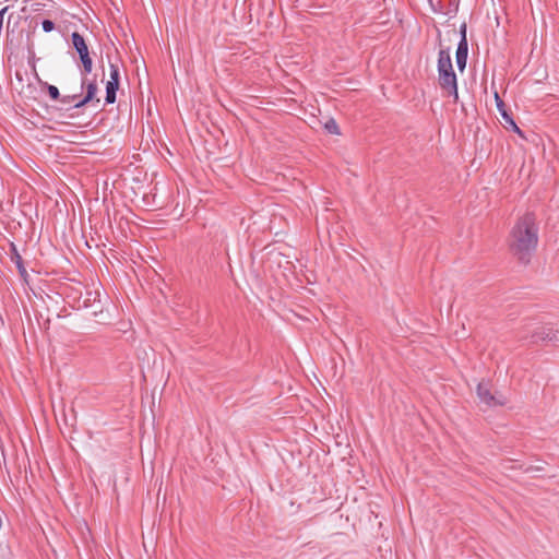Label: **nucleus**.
Wrapping results in <instances>:
<instances>
[{"label": "nucleus", "instance_id": "1", "mask_svg": "<svg viewBox=\"0 0 559 559\" xmlns=\"http://www.w3.org/2000/svg\"><path fill=\"white\" fill-rule=\"evenodd\" d=\"M538 228L533 214H526L519 219L511 234V250L523 263L530 261L538 242Z\"/></svg>", "mask_w": 559, "mask_h": 559}, {"label": "nucleus", "instance_id": "2", "mask_svg": "<svg viewBox=\"0 0 559 559\" xmlns=\"http://www.w3.org/2000/svg\"><path fill=\"white\" fill-rule=\"evenodd\" d=\"M439 84L442 88L448 90L449 95L456 100L459 98L457 79L453 70L450 49H441L438 55L437 64Z\"/></svg>", "mask_w": 559, "mask_h": 559}, {"label": "nucleus", "instance_id": "3", "mask_svg": "<svg viewBox=\"0 0 559 559\" xmlns=\"http://www.w3.org/2000/svg\"><path fill=\"white\" fill-rule=\"evenodd\" d=\"M71 40L73 48L76 50L83 66L81 74H90L93 70V60L90 57L88 47L84 37L80 33L73 32L71 34Z\"/></svg>", "mask_w": 559, "mask_h": 559}, {"label": "nucleus", "instance_id": "4", "mask_svg": "<svg viewBox=\"0 0 559 559\" xmlns=\"http://www.w3.org/2000/svg\"><path fill=\"white\" fill-rule=\"evenodd\" d=\"M81 90H86L85 96L81 99H76L73 108H81L92 102L96 95L97 92V85L95 81H88L86 75L87 74H81Z\"/></svg>", "mask_w": 559, "mask_h": 559}, {"label": "nucleus", "instance_id": "5", "mask_svg": "<svg viewBox=\"0 0 559 559\" xmlns=\"http://www.w3.org/2000/svg\"><path fill=\"white\" fill-rule=\"evenodd\" d=\"M495 99H496L497 109L504 121V126L507 128H510L512 131L516 132L518 134L522 135L521 129L515 123L511 114H509V111L506 109V105H504L503 100L499 97L498 93H495Z\"/></svg>", "mask_w": 559, "mask_h": 559}, {"label": "nucleus", "instance_id": "6", "mask_svg": "<svg viewBox=\"0 0 559 559\" xmlns=\"http://www.w3.org/2000/svg\"><path fill=\"white\" fill-rule=\"evenodd\" d=\"M539 341L559 343V331L551 326H542L532 335V342Z\"/></svg>", "mask_w": 559, "mask_h": 559}, {"label": "nucleus", "instance_id": "7", "mask_svg": "<svg viewBox=\"0 0 559 559\" xmlns=\"http://www.w3.org/2000/svg\"><path fill=\"white\" fill-rule=\"evenodd\" d=\"M467 56H468V43L467 39H464V41H459L455 52V61L456 67L459 71L463 72L466 68L467 62Z\"/></svg>", "mask_w": 559, "mask_h": 559}, {"label": "nucleus", "instance_id": "8", "mask_svg": "<svg viewBox=\"0 0 559 559\" xmlns=\"http://www.w3.org/2000/svg\"><path fill=\"white\" fill-rule=\"evenodd\" d=\"M47 92H48L49 97L52 100H60L62 104H71V103H74L78 98H80L79 94L64 95L61 97L58 87L55 85L48 84Z\"/></svg>", "mask_w": 559, "mask_h": 559}, {"label": "nucleus", "instance_id": "9", "mask_svg": "<svg viewBox=\"0 0 559 559\" xmlns=\"http://www.w3.org/2000/svg\"><path fill=\"white\" fill-rule=\"evenodd\" d=\"M477 396L483 404L492 407L493 394L490 392L488 383H478Z\"/></svg>", "mask_w": 559, "mask_h": 559}, {"label": "nucleus", "instance_id": "10", "mask_svg": "<svg viewBox=\"0 0 559 559\" xmlns=\"http://www.w3.org/2000/svg\"><path fill=\"white\" fill-rule=\"evenodd\" d=\"M119 84L115 82H107L106 84V103L114 104L116 102V93L118 91Z\"/></svg>", "mask_w": 559, "mask_h": 559}, {"label": "nucleus", "instance_id": "11", "mask_svg": "<svg viewBox=\"0 0 559 559\" xmlns=\"http://www.w3.org/2000/svg\"><path fill=\"white\" fill-rule=\"evenodd\" d=\"M325 130L331 134H340V129L334 119H330L324 124Z\"/></svg>", "mask_w": 559, "mask_h": 559}, {"label": "nucleus", "instance_id": "12", "mask_svg": "<svg viewBox=\"0 0 559 559\" xmlns=\"http://www.w3.org/2000/svg\"><path fill=\"white\" fill-rule=\"evenodd\" d=\"M110 80L109 82H115L119 84V68L117 64L110 63Z\"/></svg>", "mask_w": 559, "mask_h": 559}, {"label": "nucleus", "instance_id": "13", "mask_svg": "<svg viewBox=\"0 0 559 559\" xmlns=\"http://www.w3.org/2000/svg\"><path fill=\"white\" fill-rule=\"evenodd\" d=\"M508 402L507 397L503 394H493L492 407L493 406H503Z\"/></svg>", "mask_w": 559, "mask_h": 559}, {"label": "nucleus", "instance_id": "14", "mask_svg": "<svg viewBox=\"0 0 559 559\" xmlns=\"http://www.w3.org/2000/svg\"><path fill=\"white\" fill-rule=\"evenodd\" d=\"M41 27L45 33H49L55 29V23L51 20H44Z\"/></svg>", "mask_w": 559, "mask_h": 559}, {"label": "nucleus", "instance_id": "15", "mask_svg": "<svg viewBox=\"0 0 559 559\" xmlns=\"http://www.w3.org/2000/svg\"><path fill=\"white\" fill-rule=\"evenodd\" d=\"M13 251H14V258H15L14 260H15L17 269L20 270V272H25V269H24L23 262H22V258L17 253V251H16V249L14 247H13Z\"/></svg>", "mask_w": 559, "mask_h": 559}, {"label": "nucleus", "instance_id": "16", "mask_svg": "<svg viewBox=\"0 0 559 559\" xmlns=\"http://www.w3.org/2000/svg\"><path fill=\"white\" fill-rule=\"evenodd\" d=\"M464 39H467L466 38V24L465 23H463L460 26V40L459 41H464Z\"/></svg>", "mask_w": 559, "mask_h": 559}]
</instances>
